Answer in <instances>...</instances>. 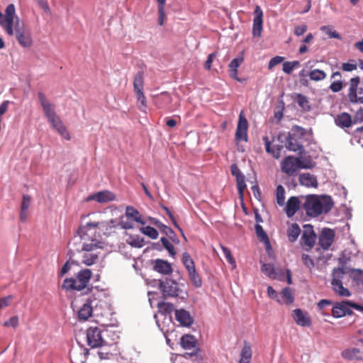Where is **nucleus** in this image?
<instances>
[{"label":"nucleus","instance_id":"nucleus-19","mask_svg":"<svg viewBox=\"0 0 363 363\" xmlns=\"http://www.w3.org/2000/svg\"><path fill=\"white\" fill-rule=\"evenodd\" d=\"M292 316L297 325L302 327H309L311 325V317L306 312L297 308L293 311Z\"/></svg>","mask_w":363,"mask_h":363},{"label":"nucleus","instance_id":"nucleus-14","mask_svg":"<svg viewBox=\"0 0 363 363\" xmlns=\"http://www.w3.org/2000/svg\"><path fill=\"white\" fill-rule=\"evenodd\" d=\"M180 344L183 349L192 351L190 353H186L189 356L195 355L199 350L197 340L192 335H184L181 337Z\"/></svg>","mask_w":363,"mask_h":363},{"label":"nucleus","instance_id":"nucleus-18","mask_svg":"<svg viewBox=\"0 0 363 363\" xmlns=\"http://www.w3.org/2000/svg\"><path fill=\"white\" fill-rule=\"evenodd\" d=\"M335 233L330 228H323L318 239L319 245L324 250H328L333 244Z\"/></svg>","mask_w":363,"mask_h":363},{"label":"nucleus","instance_id":"nucleus-55","mask_svg":"<svg viewBox=\"0 0 363 363\" xmlns=\"http://www.w3.org/2000/svg\"><path fill=\"white\" fill-rule=\"evenodd\" d=\"M31 198L29 195L24 194L22 198L21 210L28 211L30 204Z\"/></svg>","mask_w":363,"mask_h":363},{"label":"nucleus","instance_id":"nucleus-22","mask_svg":"<svg viewBox=\"0 0 363 363\" xmlns=\"http://www.w3.org/2000/svg\"><path fill=\"white\" fill-rule=\"evenodd\" d=\"M301 202L298 197H290L286 204L285 212L287 217L291 218L295 215L297 211L300 208Z\"/></svg>","mask_w":363,"mask_h":363},{"label":"nucleus","instance_id":"nucleus-62","mask_svg":"<svg viewBox=\"0 0 363 363\" xmlns=\"http://www.w3.org/2000/svg\"><path fill=\"white\" fill-rule=\"evenodd\" d=\"M267 294L270 298H275L279 303H281V301L279 298L277 291L272 288V286H269L267 287Z\"/></svg>","mask_w":363,"mask_h":363},{"label":"nucleus","instance_id":"nucleus-52","mask_svg":"<svg viewBox=\"0 0 363 363\" xmlns=\"http://www.w3.org/2000/svg\"><path fill=\"white\" fill-rule=\"evenodd\" d=\"M321 30H323L330 38L341 39L340 35L335 30H333L330 26H324L321 27Z\"/></svg>","mask_w":363,"mask_h":363},{"label":"nucleus","instance_id":"nucleus-37","mask_svg":"<svg viewBox=\"0 0 363 363\" xmlns=\"http://www.w3.org/2000/svg\"><path fill=\"white\" fill-rule=\"evenodd\" d=\"M281 296L283 299V301L286 304L289 305L294 302V293H293L292 289L289 287H285L284 289H283V290L281 293Z\"/></svg>","mask_w":363,"mask_h":363},{"label":"nucleus","instance_id":"nucleus-28","mask_svg":"<svg viewBox=\"0 0 363 363\" xmlns=\"http://www.w3.org/2000/svg\"><path fill=\"white\" fill-rule=\"evenodd\" d=\"M252 356V352L250 344L247 341H244V345L240 353L239 363H250Z\"/></svg>","mask_w":363,"mask_h":363},{"label":"nucleus","instance_id":"nucleus-49","mask_svg":"<svg viewBox=\"0 0 363 363\" xmlns=\"http://www.w3.org/2000/svg\"><path fill=\"white\" fill-rule=\"evenodd\" d=\"M309 77H310L311 79H312V80L319 81V80L323 79L326 77V74L322 70L314 69L310 72Z\"/></svg>","mask_w":363,"mask_h":363},{"label":"nucleus","instance_id":"nucleus-43","mask_svg":"<svg viewBox=\"0 0 363 363\" xmlns=\"http://www.w3.org/2000/svg\"><path fill=\"white\" fill-rule=\"evenodd\" d=\"M140 230L143 234L148 236L152 239H156L158 237L157 230L151 226L148 225L146 227H143L140 229Z\"/></svg>","mask_w":363,"mask_h":363},{"label":"nucleus","instance_id":"nucleus-21","mask_svg":"<svg viewBox=\"0 0 363 363\" xmlns=\"http://www.w3.org/2000/svg\"><path fill=\"white\" fill-rule=\"evenodd\" d=\"M39 100L47 119L57 115L55 111V106L45 98L42 92L39 93Z\"/></svg>","mask_w":363,"mask_h":363},{"label":"nucleus","instance_id":"nucleus-45","mask_svg":"<svg viewBox=\"0 0 363 363\" xmlns=\"http://www.w3.org/2000/svg\"><path fill=\"white\" fill-rule=\"evenodd\" d=\"M298 170L300 169H312L315 166V163L311 160H302L299 157H296Z\"/></svg>","mask_w":363,"mask_h":363},{"label":"nucleus","instance_id":"nucleus-33","mask_svg":"<svg viewBox=\"0 0 363 363\" xmlns=\"http://www.w3.org/2000/svg\"><path fill=\"white\" fill-rule=\"evenodd\" d=\"M332 79H333V82L330 86L331 91H340L342 89L341 74L339 72H334L332 74Z\"/></svg>","mask_w":363,"mask_h":363},{"label":"nucleus","instance_id":"nucleus-6","mask_svg":"<svg viewBox=\"0 0 363 363\" xmlns=\"http://www.w3.org/2000/svg\"><path fill=\"white\" fill-rule=\"evenodd\" d=\"M302 132L298 128L293 129L291 132H289L285 141V147L290 151L302 152L303 150V146L301 144Z\"/></svg>","mask_w":363,"mask_h":363},{"label":"nucleus","instance_id":"nucleus-10","mask_svg":"<svg viewBox=\"0 0 363 363\" xmlns=\"http://www.w3.org/2000/svg\"><path fill=\"white\" fill-rule=\"evenodd\" d=\"M86 340L88 345L91 348L100 347L104 343L101 335V330L96 326L89 327L86 330Z\"/></svg>","mask_w":363,"mask_h":363},{"label":"nucleus","instance_id":"nucleus-59","mask_svg":"<svg viewBox=\"0 0 363 363\" xmlns=\"http://www.w3.org/2000/svg\"><path fill=\"white\" fill-rule=\"evenodd\" d=\"M12 299L13 296L11 295L0 298V309L7 307Z\"/></svg>","mask_w":363,"mask_h":363},{"label":"nucleus","instance_id":"nucleus-32","mask_svg":"<svg viewBox=\"0 0 363 363\" xmlns=\"http://www.w3.org/2000/svg\"><path fill=\"white\" fill-rule=\"evenodd\" d=\"M301 233V229L297 223H292L287 229L288 239L291 242H294Z\"/></svg>","mask_w":363,"mask_h":363},{"label":"nucleus","instance_id":"nucleus-53","mask_svg":"<svg viewBox=\"0 0 363 363\" xmlns=\"http://www.w3.org/2000/svg\"><path fill=\"white\" fill-rule=\"evenodd\" d=\"M221 249L223 250V252L224 256H225V259H227V261L233 267H235V266H236L235 260L234 257H233L230 250L228 247L223 246V245L221 246Z\"/></svg>","mask_w":363,"mask_h":363},{"label":"nucleus","instance_id":"nucleus-7","mask_svg":"<svg viewBox=\"0 0 363 363\" xmlns=\"http://www.w3.org/2000/svg\"><path fill=\"white\" fill-rule=\"evenodd\" d=\"M15 6L11 4L7 6L5 10V16L0 12V25L5 29L7 34L13 35L14 31L13 26L14 23Z\"/></svg>","mask_w":363,"mask_h":363},{"label":"nucleus","instance_id":"nucleus-63","mask_svg":"<svg viewBox=\"0 0 363 363\" xmlns=\"http://www.w3.org/2000/svg\"><path fill=\"white\" fill-rule=\"evenodd\" d=\"M216 52L211 53L208 55L207 60L205 62L204 67L206 69L209 70L211 67V65L213 60V58L216 57Z\"/></svg>","mask_w":363,"mask_h":363},{"label":"nucleus","instance_id":"nucleus-24","mask_svg":"<svg viewBox=\"0 0 363 363\" xmlns=\"http://www.w3.org/2000/svg\"><path fill=\"white\" fill-rule=\"evenodd\" d=\"M261 271L273 279H281V277L284 276V272L282 271H279V272H276L274 265L272 264H262L261 266Z\"/></svg>","mask_w":363,"mask_h":363},{"label":"nucleus","instance_id":"nucleus-61","mask_svg":"<svg viewBox=\"0 0 363 363\" xmlns=\"http://www.w3.org/2000/svg\"><path fill=\"white\" fill-rule=\"evenodd\" d=\"M357 92H350L349 98L352 102H359L363 104V96H357Z\"/></svg>","mask_w":363,"mask_h":363},{"label":"nucleus","instance_id":"nucleus-1","mask_svg":"<svg viewBox=\"0 0 363 363\" xmlns=\"http://www.w3.org/2000/svg\"><path fill=\"white\" fill-rule=\"evenodd\" d=\"M107 225L108 223L104 221H94L80 226L77 230V234L82 241V250H95L101 248V242L97 240V237L100 235L98 229L100 227L106 228Z\"/></svg>","mask_w":363,"mask_h":363},{"label":"nucleus","instance_id":"nucleus-23","mask_svg":"<svg viewBox=\"0 0 363 363\" xmlns=\"http://www.w3.org/2000/svg\"><path fill=\"white\" fill-rule=\"evenodd\" d=\"M153 269L156 272L163 274H169L172 272L171 264L167 261L160 259L155 260Z\"/></svg>","mask_w":363,"mask_h":363},{"label":"nucleus","instance_id":"nucleus-51","mask_svg":"<svg viewBox=\"0 0 363 363\" xmlns=\"http://www.w3.org/2000/svg\"><path fill=\"white\" fill-rule=\"evenodd\" d=\"M161 231L163 233H164L167 237H169L173 242L177 243L179 242V240L174 238L176 236L175 233L171 228L167 226L166 225H162Z\"/></svg>","mask_w":363,"mask_h":363},{"label":"nucleus","instance_id":"nucleus-47","mask_svg":"<svg viewBox=\"0 0 363 363\" xmlns=\"http://www.w3.org/2000/svg\"><path fill=\"white\" fill-rule=\"evenodd\" d=\"M299 65L298 61L285 62L283 63V71L286 74H291L292 71Z\"/></svg>","mask_w":363,"mask_h":363},{"label":"nucleus","instance_id":"nucleus-41","mask_svg":"<svg viewBox=\"0 0 363 363\" xmlns=\"http://www.w3.org/2000/svg\"><path fill=\"white\" fill-rule=\"evenodd\" d=\"M136 98L138 108L143 112H146L147 107L146 97L143 92H136Z\"/></svg>","mask_w":363,"mask_h":363},{"label":"nucleus","instance_id":"nucleus-64","mask_svg":"<svg viewBox=\"0 0 363 363\" xmlns=\"http://www.w3.org/2000/svg\"><path fill=\"white\" fill-rule=\"evenodd\" d=\"M342 69L346 72H351L357 69V65L345 62L342 65Z\"/></svg>","mask_w":363,"mask_h":363},{"label":"nucleus","instance_id":"nucleus-17","mask_svg":"<svg viewBox=\"0 0 363 363\" xmlns=\"http://www.w3.org/2000/svg\"><path fill=\"white\" fill-rule=\"evenodd\" d=\"M262 140L264 144L265 150L271 154L274 158L279 159L281 157V152L283 149L282 145H273L274 139L270 140L268 136H264Z\"/></svg>","mask_w":363,"mask_h":363},{"label":"nucleus","instance_id":"nucleus-20","mask_svg":"<svg viewBox=\"0 0 363 363\" xmlns=\"http://www.w3.org/2000/svg\"><path fill=\"white\" fill-rule=\"evenodd\" d=\"M334 122L337 126L343 129L349 128L354 124L351 116L346 112L337 114L334 118Z\"/></svg>","mask_w":363,"mask_h":363},{"label":"nucleus","instance_id":"nucleus-31","mask_svg":"<svg viewBox=\"0 0 363 363\" xmlns=\"http://www.w3.org/2000/svg\"><path fill=\"white\" fill-rule=\"evenodd\" d=\"M93 308L90 302L85 303L78 312V318L80 320H87L91 316Z\"/></svg>","mask_w":363,"mask_h":363},{"label":"nucleus","instance_id":"nucleus-11","mask_svg":"<svg viewBox=\"0 0 363 363\" xmlns=\"http://www.w3.org/2000/svg\"><path fill=\"white\" fill-rule=\"evenodd\" d=\"M347 306H350L354 309L362 311L363 307L350 301H342L340 303H337L332 309L333 316L335 318H342L346 315Z\"/></svg>","mask_w":363,"mask_h":363},{"label":"nucleus","instance_id":"nucleus-12","mask_svg":"<svg viewBox=\"0 0 363 363\" xmlns=\"http://www.w3.org/2000/svg\"><path fill=\"white\" fill-rule=\"evenodd\" d=\"M253 14L252 35L260 37L263 29V11L259 6L256 5Z\"/></svg>","mask_w":363,"mask_h":363},{"label":"nucleus","instance_id":"nucleus-29","mask_svg":"<svg viewBox=\"0 0 363 363\" xmlns=\"http://www.w3.org/2000/svg\"><path fill=\"white\" fill-rule=\"evenodd\" d=\"M84 252L82 256V262L86 265L91 266L96 262L99 255L94 252V250H82Z\"/></svg>","mask_w":363,"mask_h":363},{"label":"nucleus","instance_id":"nucleus-34","mask_svg":"<svg viewBox=\"0 0 363 363\" xmlns=\"http://www.w3.org/2000/svg\"><path fill=\"white\" fill-rule=\"evenodd\" d=\"M296 101L299 106V107L303 110V111H308L311 110V104L309 102V101L308 100V99L301 94H297L296 96Z\"/></svg>","mask_w":363,"mask_h":363},{"label":"nucleus","instance_id":"nucleus-3","mask_svg":"<svg viewBox=\"0 0 363 363\" xmlns=\"http://www.w3.org/2000/svg\"><path fill=\"white\" fill-rule=\"evenodd\" d=\"M92 277V272L89 269H83L79 270L76 274L75 278L65 279L62 284V289L65 291H80L86 289L85 294L91 291L92 287L89 284Z\"/></svg>","mask_w":363,"mask_h":363},{"label":"nucleus","instance_id":"nucleus-54","mask_svg":"<svg viewBox=\"0 0 363 363\" xmlns=\"http://www.w3.org/2000/svg\"><path fill=\"white\" fill-rule=\"evenodd\" d=\"M301 259L303 264L309 269H311L314 267V262L309 255L303 254L301 256Z\"/></svg>","mask_w":363,"mask_h":363},{"label":"nucleus","instance_id":"nucleus-48","mask_svg":"<svg viewBox=\"0 0 363 363\" xmlns=\"http://www.w3.org/2000/svg\"><path fill=\"white\" fill-rule=\"evenodd\" d=\"M255 230H256L257 235L260 241L266 242L269 243L268 236L260 225L257 224L255 225Z\"/></svg>","mask_w":363,"mask_h":363},{"label":"nucleus","instance_id":"nucleus-9","mask_svg":"<svg viewBox=\"0 0 363 363\" xmlns=\"http://www.w3.org/2000/svg\"><path fill=\"white\" fill-rule=\"evenodd\" d=\"M160 289L164 298L167 296L177 297L180 291L179 284L171 279H166L164 281H160Z\"/></svg>","mask_w":363,"mask_h":363},{"label":"nucleus","instance_id":"nucleus-35","mask_svg":"<svg viewBox=\"0 0 363 363\" xmlns=\"http://www.w3.org/2000/svg\"><path fill=\"white\" fill-rule=\"evenodd\" d=\"M182 263L184 265L187 272L194 271L196 269L195 263L190 255L185 252L182 255Z\"/></svg>","mask_w":363,"mask_h":363},{"label":"nucleus","instance_id":"nucleus-25","mask_svg":"<svg viewBox=\"0 0 363 363\" xmlns=\"http://www.w3.org/2000/svg\"><path fill=\"white\" fill-rule=\"evenodd\" d=\"M175 318L181 325L184 326H189L193 323L189 313L184 309L175 310Z\"/></svg>","mask_w":363,"mask_h":363},{"label":"nucleus","instance_id":"nucleus-40","mask_svg":"<svg viewBox=\"0 0 363 363\" xmlns=\"http://www.w3.org/2000/svg\"><path fill=\"white\" fill-rule=\"evenodd\" d=\"M157 307L159 311L164 314H170L175 311L174 305L171 303L160 302L157 303Z\"/></svg>","mask_w":363,"mask_h":363},{"label":"nucleus","instance_id":"nucleus-27","mask_svg":"<svg viewBox=\"0 0 363 363\" xmlns=\"http://www.w3.org/2000/svg\"><path fill=\"white\" fill-rule=\"evenodd\" d=\"M115 199V195L108 191H99L89 197V199L97 201L99 203H106L113 201Z\"/></svg>","mask_w":363,"mask_h":363},{"label":"nucleus","instance_id":"nucleus-58","mask_svg":"<svg viewBox=\"0 0 363 363\" xmlns=\"http://www.w3.org/2000/svg\"><path fill=\"white\" fill-rule=\"evenodd\" d=\"M308 29V27L306 24L296 26L294 28V34L297 36H301L303 35Z\"/></svg>","mask_w":363,"mask_h":363},{"label":"nucleus","instance_id":"nucleus-42","mask_svg":"<svg viewBox=\"0 0 363 363\" xmlns=\"http://www.w3.org/2000/svg\"><path fill=\"white\" fill-rule=\"evenodd\" d=\"M237 186L238 194L240 197H242L244 194V191L246 189L247 186L245 184V177L244 174L240 175V177H236Z\"/></svg>","mask_w":363,"mask_h":363},{"label":"nucleus","instance_id":"nucleus-38","mask_svg":"<svg viewBox=\"0 0 363 363\" xmlns=\"http://www.w3.org/2000/svg\"><path fill=\"white\" fill-rule=\"evenodd\" d=\"M144 83V73L142 71L138 72L133 80V86L135 91H143Z\"/></svg>","mask_w":363,"mask_h":363},{"label":"nucleus","instance_id":"nucleus-39","mask_svg":"<svg viewBox=\"0 0 363 363\" xmlns=\"http://www.w3.org/2000/svg\"><path fill=\"white\" fill-rule=\"evenodd\" d=\"M188 274L190 281L195 287L199 288L202 286L201 278L196 269L194 271L188 272Z\"/></svg>","mask_w":363,"mask_h":363},{"label":"nucleus","instance_id":"nucleus-36","mask_svg":"<svg viewBox=\"0 0 363 363\" xmlns=\"http://www.w3.org/2000/svg\"><path fill=\"white\" fill-rule=\"evenodd\" d=\"M360 351L357 348L347 349L342 352V357L348 360L359 359V354Z\"/></svg>","mask_w":363,"mask_h":363},{"label":"nucleus","instance_id":"nucleus-50","mask_svg":"<svg viewBox=\"0 0 363 363\" xmlns=\"http://www.w3.org/2000/svg\"><path fill=\"white\" fill-rule=\"evenodd\" d=\"M242 62V58H235L230 62V63L229 65V67H230V72L231 77H233L236 74L237 69L240 66V65Z\"/></svg>","mask_w":363,"mask_h":363},{"label":"nucleus","instance_id":"nucleus-8","mask_svg":"<svg viewBox=\"0 0 363 363\" xmlns=\"http://www.w3.org/2000/svg\"><path fill=\"white\" fill-rule=\"evenodd\" d=\"M303 233L301 238V245L306 250H311L315 245L316 235L313 227L311 225L306 224L303 225Z\"/></svg>","mask_w":363,"mask_h":363},{"label":"nucleus","instance_id":"nucleus-46","mask_svg":"<svg viewBox=\"0 0 363 363\" xmlns=\"http://www.w3.org/2000/svg\"><path fill=\"white\" fill-rule=\"evenodd\" d=\"M160 241L163 247L168 251L169 255L172 257H174L176 255V250L174 245L168 240V239L165 237H162L161 238Z\"/></svg>","mask_w":363,"mask_h":363},{"label":"nucleus","instance_id":"nucleus-56","mask_svg":"<svg viewBox=\"0 0 363 363\" xmlns=\"http://www.w3.org/2000/svg\"><path fill=\"white\" fill-rule=\"evenodd\" d=\"M284 58L283 57L280 56H276L272 57L268 64V68L269 69H272L273 67H274L276 65L280 64L284 61Z\"/></svg>","mask_w":363,"mask_h":363},{"label":"nucleus","instance_id":"nucleus-44","mask_svg":"<svg viewBox=\"0 0 363 363\" xmlns=\"http://www.w3.org/2000/svg\"><path fill=\"white\" fill-rule=\"evenodd\" d=\"M285 190L281 185H278L276 189L277 202L279 206L284 204Z\"/></svg>","mask_w":363,"mask_h":363},{"label":"nucleus","instance_id":"nucleus-26","mask_svg":"<svg viewBox=\"0 0 363 363\" xmlns=\"http://www.w3.org/2000/svg\"><path fill=\"white\" fill-rule=\"evenodd\" d=\"M298 181L301 185L307 187L316 188L318 186L316 177L310 173L301 174L298 177Z\"/></svg>","mask_w":363,"mask_h":363},{"label":"nucleus","instance_id":"nucleus-2","mask_svg":"<svg viewBox=\"0 0 363 363\" xmlns=\"http://www.w3.org/2000/svg\"><path fill=\"white\" fill-rule=\"evenodd\" d=\"M333 202L330 196L308 195L302 205L306 213L311 217H317L328 213L333 208Z\"/></svg>","mask_w":363,"mask_h":363},{"label":"nucleus","instance_id":"nucleus-4","mask_svg":"<svg viewBox=\"0 0 363 363\" xmlns=\"http://www.w3.org/2000/svg\"><path fill=\"white\" fill-rule=\"evenodd\" d=\"M345 273V271L340 267L334 268L332 272V289L336 294L342 297H349L351 296V292L349 289L342 285V279Z\"/></svg>","mask_w":363,"mask_h":363},{"label":"nucleus","instance_id":"nucleus-60","mask_svg":"<svg viewBox=\"0 0 363 363\" xmlns=\"http://www.w3.org/2000/svg\"><path fill=\"white\" fill-rule=\"evenodd\" d=\"M352 121L354 124L363 122V108H360L356 112L354 118L352 119Z\"/></svg>","mask_w":363,"mask_h":363},{"label":"nucleus","instance_id":"nucleus-16","mask_svg":"<svg viewBox=\"0 0 363 363\" xmlns=\"http://www.w3.org/2000/svg\"><path fill=\"white\" fill-rule=\"evenodd\" d=\"M52 127L55 129L57 133L67 140H69L71 137L67 131L65 125L63 124L60 116L57 115L48 119Z\"/></svg>","mask_w":363,"mask_h":363},{"label":"nucleus","instance_id":"nucleus-30","mask_svg":"<svg viewBox=\"0 0 363 363\" xmlns=\"http://www.w3.org/2000/svg\"><path fill=\"white\" fill-rule=\"evenodd\" d=\"M125 216L129 218H132L135 222L142 225L145 224V221L142 218L139 211L133 206H127L125 208Z\"/></svg>","mask_w":363,"mask_h":363},{"label":"nucleus","instance_id":"nucleus-57","mask_svg":"<svg viewBox=\"0 0 363 363\" xmlns=\"http://www.w3.org/2000/svg\"><path fill=\"white\" fill-rule=\"evenodd\" d=\"M18 325V316L15 315L9 318L8 320L5 321L4 323V326L5 327H12V328H16Z\"/></svg>","mask_w":363,"mask_h":363},{"label":"nucleus","instance_id":"nucleus-5","mask_svg":"<svg viewBox=\"0 0 363 363\" xmlns=\"http://www.w3.org/2000/svg\"><path fill=\"white\" fill-rule=\"evenodd\" d=\"M15 35L18 43L23 48H30L33 45V39L30 30L27 28L23 23H21L18 17H16Z\"/></svg>","mask_w":363,"mask_h":363},{"label":"nucleus","instance_id":"nucleus-13","mask_svg":"<svg viewBox=\"0 0 363 363\" xmlns=\"http://www.w3.org/2000/svg\"><path fill=\"white\" fill-rule=\"evenodd\" d=\"M248 122L243 112H240L238 118V126L235 132V139L238 141L247 140Z\"/></svg>","mask_w":363,"mask_h":363},{"label":"nucleus","instance_id":"nucleus-15","mask_svg":"<svg viewBox=\"0 0 363 363\" xmlns=\"http://www.w3.org/2000/svg\"><path fill=\"white\" fill-rule=\"evenodd\" d=\"M281 171L288 176H294L298 171L297 160L294 156L285 157L281 163Z\"/></svg>","mask_w":363,"mask_h":363}]
</instances>
